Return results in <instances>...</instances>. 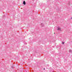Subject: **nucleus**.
Segmentation results:
<instances>
[{
	"mask_svg": "<svg viewBox=\"0 0 72 72\" xmlns=\"http://www.w3.org/2000/svg\"><path fill=\"white\" fill-rule=\"evenodd\" d=\"M71 19H72V17H71Z\"/></svg>",
	"mask_w": 72,
	"mask_h": 72,
	"instance_id": "obj_8",
	"label": "nucleus"
},
{
	"mask_svg": "<svg viewBox=\"0 0 72 72\" xmlns=\"http://www.w3.org/2000/svg\"><path fill=\"white\" fill-rule=\"evenodd\" d=\"M44 24L43 23L41 24V27H44Z\"/></svg>",
	"mask_w": 72,
	"mask_h": 72,
	"instance_id": "obj_3",
	"label": "nucleus"
},
{
	"mask_svg": "<svg viewBox=\"0 0 72 72\" xmlns=\"http://www.w3.org/2000/svg\"><path fill=\"white\" fill-rule=\"evenodd\" d=\"M62 44H64V42H62Z\"/></svg>",
	"mask_w": 72,
	"mask_h": 72,
	"instance_id": "obj_5",
	"label": "nucleus"
},
{
	"mask_svg": "<svg viewBox=\"0 0 72 72\" xmlns=\"http://www.w3.org/2000/svg\"><path fill=\"white\" fill-rule=\"evenodd\" d=\"M69 52H70L71 53H72V50H69Z\"/></svg>",
	"mask_w": 72,
	"mask_h": 72,
	"instance_id": "obj_4",
	"label": "nucleus"
},
{
	"mask_svg": "<svg viewBox=\"0 0 72 72\" xmlns=\"http://www.w3.org/2000/svg\"><path fill=\"white\" fill-rule=\"evenodd\" d=\"M45 68H44V70H45Z\"/></svg>",
	"mask_w": 72,
	"mask_h": 72,
	"instance_id": "obj_6",
	"label": "nucleus"
},
{
	"mask_svg": "<svg viewBox=\"0 0 72 72\" xmlns=\"http://www.w3.org/2000/svg\"><path fill=\"white\" fill-rule=\"evenodd\" d=\"M57 30L58 31H59H59H62V30H61V28H60V27H58V28L57 29Z\"/></svg>",
	"mask_w": 72,
	"mask_h": 72,
	"instance_id": "obj_1",
	"label": "nucleus"
},
{
	"mask_svg": "<svg viewBox=\"0 0 72 72\" xmlns=\"http://www.w3.org/2000/svg\"><path fill=\"white\" fill-rule=\"evenodd\" d=\"M12 68H13V67H12Z\"/></svg>",
	"mask_w": 72,
	"mask_h": 72,
	"instance_id": "obj_7",
	"label": "nucleus"
},
{
	"mask_svg": "<svg viewBox=\"0 0 72 72\" xmlns=\"http://www.w3.org/2000/svg\"><path fill=\"white\" fill-rule=\"evenodd\" d=\"M23 4H24V5H26V2L24 1L23 2Z\"/></svg>",
	"mask_w": 72,
	"mask_h": 72,
	"instance_id": "obj_2",
	"label": "nucleus"
}]
</instances>
